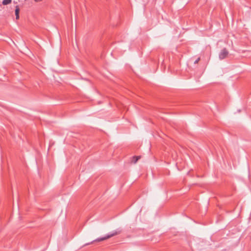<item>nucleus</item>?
<instances>
[{"label":"nucleus","instance_id":"f257e3e1","mask_svg":"<svg viewBox=\"0 0 251 251\" xmlns=\"http://www.w3.org/2000/svg\"><path fill=\"white\" fill-rule=\"evenodd\" d=\"M120 233V231H113L112 232L108 234L107 235H106L103 237L97 238L95 240L93 241V242H94V241H97V242L102 241L106 240L108 238H110L115 235H116L119 234Z\"/></svg>","mask_w":251,"mask_h":251},{"label":"nucleus","instance_id":"f03ea898","mask_svg":"<svg viewBox=\"0 0 251 251\" xmlns=\"http://www.w3.org/2000/svg\"><path fill=\"white\" fill-rule=\"evenodd\" d=\"M228 53H229L227 50L226 48H224L223 50H222L219 54V57L220 59L222 60L226 58L227 56Z\"/></svg>","mask_w":251,"mask_h":251},{"label":"nucleus","instance_id":"7ed1b4c3","mask_svg":"<svg viewBox=\"0 0 251 251\" xmlns=\"http://www.w3.org/2000/svg\"><path fill=\"white\" fill-rule=\"evenodd\" d=\"M16 19L17 20L19 19V13H20V8L18 5L16 6V9L15 11Z\"/></svg>","mask_w":251,"mask_h":251},{"label":"nucleus","instance_id":"20e7f679","mask_svg":"<svg viewBox=\"0 0 251 251\" xmlns=\"http://www.w3.org/2000/svg\"><path fill=\"white\" fill-rule=\"evenodd\" d=\"M140 158V156H134L132 157V162L134 163H136Z\"/></svg>","mask_w":251,"mask_h":251},{"label":"nucleus","instance_id":"39448f33","mask_svg":"<svg viewBox=\"0 0 251 251\" xmlns=\"http://www.w3.org/2000/svg\"><path fill=\"white\" fill-rule=\"evenodd\" d=\"M11 2V0H3L2 1V4L4 5H7Z\"/></svg>","mask_w":251,"mask_h":251},{"label":"nucleus","instance_id":"423d86ee","mask_svg":"<svg viewBox=\"0 0 251 251\" xmlns=\"http://www.w3.org/2000/svg\"><path fill=\"white\" fill-rule=\"evenodd\" d=\"M200 60V57L198 58L195 61L194 64H197L199 61Z\"/></svg>","mask_w":251,"mask_h":251},{"label":"nucleus","instance_id":"0eeeda50","mask_svg":"<svg viewBox=\"0 0 251 251\" xmlns=\"http://www.w3.org/2000/svg\"><path fill=\"white\" fill-rule=\"evenodd\" d=\"M36 2H39V1H41L42 0H34Z\"/></svg>","mask_w":251,"mask_h":251}]
</instances>
